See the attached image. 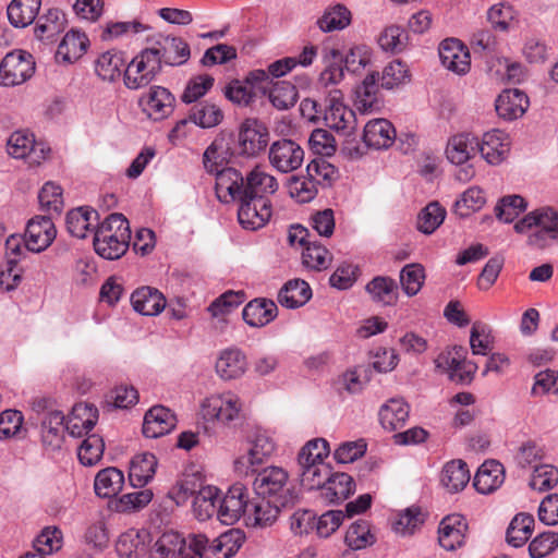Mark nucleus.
Here are the masks:
<instances>
[{"instance_id": "nucleus-1", "label": "nucleus", "mask_w": 558, "mask_h": 558, "mask_svg": "<svg viewBox=\"0 0 558 558\" xmlns=\"http://www.w3.org/2000/svg\"><path fill=\"white\" fill-rule=\"evenodd\" d=\"M130 240L126 218L121 214H111L95 230L94 248L100 257L113 260L125 254Z\"/></svg>"}, {"instance_id": "nucleus-2", "label": "nucleus", "mask_w": 558, "mask_h": 558, "mask_svg": "<svg viewBox=\"0 0 558 558\" xmlns=\"http://www.w3.org/2000/svg\"><path fill=\"white\" fill-rule=\"evenodd\" d=\"M245 441L248 446L246 452L239 456L233 462L234 472L239 476L255 474L257 469L277 450L274 433L260 426L251 428Z\"/></svg>"}, {"instance_id": "nucleus-3", "label": "nucleus", "mask_w": 558, "mask_h": 558, "mask_svg": "<svg viewBox=\"0 0 558 558\" xmlns=\"http://www.w3.org/2000/svg\"><path fill=\"white\" fill-rule=\"evenodd\" d=\"M206 535L189 533L183 536L178 532H165L155 543L159 558H205Z\"/></svg>"}, {"instance_id": "nucleus-4", "label": "nucleus", "mask_w": 558, "mask_h": 558, "mask_svg": "<svg viewBox=\"0 0 558 558\" xmlns=\"http://www.w3.org/2000/svg\"><path fill=\"white\" fill-rule=\"evenodd\" d=\"M242 408L240 397L232 391H226L205 398L201 404V413L207 422L230 426L240 420Z\"/></svg>"}, {"instance_id": "nucleus-5", "label": "nucleus", "mask_w": 558, "mask_h": 558, "mask_svg": "<svg viewBox=\"0 0 558 558\" xmlns=\"http://www.w3.org/2000/svg\"><path fill=\"white\" fill-rule=\"evenodd\" d=\"M161 69L158 51L149 47L145 48L125 65L124 84L129 89L134 90L146 87L156 78Z\"/></svg>"}, {"instance_id": "nucleus-6", "label": "nucleus", "mask_w": 558, "mask_h": 558, "mask_svg": "<svg viewBox=\"0 0 558 558\" xmlns=\"http://www.w3.org/2000/svg\"><path fill=\"white\" fill-rule=\"evenodd\" d=\"M7 150L13 158L25 159L29 167L40 166L51 153L46 143L36 142L33 134L24 131H16L10 135Z\"/></svg>"}, {"instance_id": "nucleus-7", "label": "nucleus", "mask_w": 558, "mask_h": 558, "mask_svg": "<svg viewBox=\"0 0 558 558\" xmlns=\"http://www.w3.org/2000/svg\"><path fill=\"white\" fill-rule=\"evenodd\" d=\"M288 472L280 466H267L255 477L254 489L262 498L289 502Z\"/></svg>"}, {"instance_id": "nucleus-8", "label": "nucleus", "mask_w": 558, "mask_h": 558, "mask_svg": "<svg viewBox=\"0 0 558 558\" xmlns=\"http://www.w3.org/2000/svg\"><path fill=\"white\" fill-rule=\"evenodd\" d=\"M35 70V62L31 53L15 50L7 53L0 64V84L15 86L28 80Z\"/></svg>"}, {"instance_id": "nucleus-9", "label": "nucleus", "mask_w": 558, "mask_h": 558, "mask_svg": "<svg viewBox=\"0 0 558 558\" xmlns=\"http://www.w3.org/2000/svg\"><path fill=\"white\" fill-rule=\"evenodd\" d=\"M250 504V492L242 484L232 485L220 498L218 494V520L227 525L234 524L246 513Z\"/></svg>"}, {"instance_id": "nucleus-10", "label": "nucleus", "mask_w": 558, "mask_h": 558, "mask_svg": "<svg viewBox=\"0 0 558 558\" xmlns=\"http://www.w3.org/2000/svg\"><path fill=\"white\" fill-rule=\"evenodd\" d=\"M326 124L343 134L350 135L356 123L355 113L343 102V94L339 88L330 89L328 93V106L324 117Z\"/></svg>"}, {"instance_id": "nucleus-11", "label": "nucleus", "mask_w": 558, "mask_h": 558, "mask_svg": "<svg viewBox=\"0 0 558 558\" xmlns=\"http://www.w3.org/2000/svg\"><path fill=\"white\" fill-rule=\"evenodd\" d=\"M270 165L282 173L300 168L304 161L303 148L292 140H279L271 144L268 153Z\"/></svg>"}, {"instance_id": "nucleus-12", "label": "nucleus", "mask_w": 558, "mask_h": 558, "mask_svg": "<svg viewBox=\"0 0 558 558\" xmlns=\"http://www.w3.org/2000/svg\"><path fill=\"white\" fill-rule=\"evenodd\" d=\"M269 132L266 125L256 119H246L239 132V153L255 157L267 147Z\"/></svg>"}, {"instance_id": "nucleus-13", "label": "nucleus", "mask_w": 558, "mask_h": 558, "mask_svg": "<svg viewBox=\"0 0 558 558\" xmlns=\"http://www.w3.org/2000/svg\"><path fill=\"white\" fill-rule=\"evenodd\" d=\"M271 213L269 199L244 196L239 201L238 220L246 230L263 228L269 221Z\"/></svg>"}, {"instance_id": "nucleus-14", "label": "nucleus", "mask_w": 558, "mask_h": 558, "mask_svg": "<svg viewBox=\"0 0 558 558\" xmlns=\"http://www.w3.org/2000/svg\"><path fill=\"white\" fill-rule=\"evenodd\" d=\"M57 230L51 217L37 216L27 223L24 245L27 251L39 253L45 251L54 240Z\"/></svg>"}, {"instance_id": "nucleus-15", "label": "nucleus", "mask_w": 558, "mask_h": 558, "mask_svg": "<svg viewBox=\"0 0 558 558\" xmlns=\"http://www.w3.org/2000/svg\"><path fill=\"white\" fill-rule=\"evenodd\" d=\"M149 48L158 51L161 66H179L191 57L190 45L181 37L159 35Z\"/></svg>"}, {"instance_id": "nucleus-16", "label": "nucleus", "mask_w": 558, "mask_h": 558, "mask_svg": "<svg viewBox=\"0 0 558 558\" xmlns=\"http://www.w3.org/2000/svg\"><path fill=\"white\" fill-rule=\"evenodd\" d=\"M441 64L449 71L463 75L469 72L471 57L469 49L457 38H447L439 45Z\"/></svg>"}, {"instance_id": "nucleus-17", "label": "nucleus", "mask_w": 558, "mask_h": 558, "mask_svg": "<svg viewBox=\"0 0 558 558\" xmlns=\"http://www.w3.org/2000/svg\"><path fill=\"white\" fill-rule=\"evenodd\" d=\"M477 151L488 165H500L510 151V138L504 131H488L478 140Z\"/></svg>"}, {"instance_id": "nucleus-18", "label": "nucleus", "mask_w": 558, "mask_h": 558, "mask_svg": "<svg viewBox=\"0 0 558 558\" xmlns=\"http://www.w3.org/2000/svg\"><path fill=\"white\" fill-rule=\"evenodd\" d=\"M245 178L234 168H223L216 174V195L222 203L239 202L244 197Z\"/></svg>"}, {"instance_id": "nucleus-19", "label": "nucleus", "mask_w": 558, "mask_h": 558, "mask_svg": "<svg viewBox=\"0 0 558 558\" xmlns=\"http://www.w3.org/2000/svg\"><path fill=\"white\" fill-rule=\"evenodd\" d=\"M466 531L468 523L463 515L453 513L445 517L438 529L439 545L448 551L460 548L465 543Z\"/></svg>"}, {"instance_id": "nucleus-20", "label": "nucleus", "mask_w": 558, "mask_h": 558, "mask_svg": "<svg viewBox=\"0 0 558 558\" xmlns=\"http://www.w3.org/2000/svg\"><path fill=\"white\" fill-rule=\"evenodd\" d=\"M174 97L162 86H153L148 93L141 97L140 106L153 120L167 118L173 110Z\"/></svg>"}, {"instance_id": "nucleus-21", "label": "nucleus", "mask_w": 558, "mask_h": 558, "mask_svg": "<svg viewBox=\"0 0 558 558\" xmlns=\"http://www.w3.org/2000/svg\"><path fill=\"white\" fill-rule=\"evenodd\" d=\"M175 424L177 417L170 409L155 405L144 416L143 434L147 438H158L170 433Z\"/></svg>"}, {"instance_id": "nucleus-22", "label": "nucleus", "mask_w": 558, "mask_h": 558, "mask_svg": "<svg viewBox=\"0 0 558 558\" xmlns=\"http://www.w3.org/2000/svg\"><path fill=\"white\" fill-rule=\"evenodd\" d=\"M244 196L269 199V195L277 192V179L268 173L263 166H255L245 177Z\"/></svg>"}, {"instance_id": "nucleus-23", "label": "nucleus", "mask_w": 558, "mask_h": 558, "mask_svg": "<svg viewBox=\"0 0 558 558\" xmlns=\"http://www.w3.org/2000/svg\"><path fill=\"white\" fill-rule=\"evenodd\" d=\"M244 542L240 530H230L213 538L206 536L205 558H232Z\"/></svg>"}, {"instance_id": "nucleus-24", "label": "nucleus", "mask_w": 558, "mask_h": 558, "mask_svg": "<svg viewBox=\"0 0 558 558\" xmlns=\"http://www.w3.org/2000/svg\"><path fill=\"white\" fill-rule=\"evenodd\" d=\"M396 140V129L387 119L378 118L369 120L363 131V141L368 147L386 149Z\"/></svg>"}, {"instance_id": "nucleus-25", "label": "nucleus", "mask_w": 558, "mask_h": 558, "mask_svg": "<svg viewBox=\"0 0 558 558\" xmlns=\"http://www.w3.org/2000/svg\"><path fill=\"white\" fill-rule=\"evenodd\" d=\"M65 225L71 235L84 239L88 232L95 233L99 225V216L92 207L81 206L66 214Z\"/></svg>"}, {"instance_id": "nucleus-26", "label": "nucleus", "mask_w": 558, "mask_h": 558, "mask_svg": "<svg viewBox=\"0 0 558 558\" xmlns=\"http://www.w3.org/2000/svg\"><path fill=\"white\" fill-rule=\"evenodd\" d=\"M529 97L520 89H506L496 99V111L505 120H515L524 114Z\"/></svg>"}, {"instance_id": "nucleus-27", "label": "nucleus", "mask_w": 558, "mask_h": 558, "mask_svg": "<svg viewBox=\"0 0 558 558\" xmlns=\"http://www.w3.org/2000/svg\"><path fill=\"white\" fill-rule=\"evenodd\" d=\"M215 367L218 376L223 380L240 378L247 368L246 356L239 349H226L219 354Z\"/></svg>"}, {"instance_id": "nucleus-28", "label": "nucleus", "mask_w": 558, "mask_h": 558, "mask_svg": "<svg viewBox=\"0 0 558 558\" xmlns=\"http://www.w3.org/2000/svg\"><path fill=\"white\" fill-rule=\"evenodd\" d=\"M379 73L372 72L355 87L354 105L362 113H371L379 109L378 98Z\"/></svg>"}, {"instance_id": "nucleus-29", "label": "nucleus", "mask_w": 558, "mask_h": 558, "mask_svg": "<svg viewBox=\"0 0 558 558\" xmlns=\"http://www.w3.org/2000/svg\"><path fill=\"white\" fill-rule=\"evenodd\" d=\"M97 418L98 411L94 405L86 403L75 404L65 422V430L73 437H82L93 429Z\"/></svg>"}, {"instance_id": "nucleus-30", "label": "nucleus", "mask_w": 558, "mask_h": 558, "mask_svg": "<svg viewBox=\"0 0 558 558\" xmlns=\"http://www.w3.org/2000/svg\"><path fill=\"white\" fill-rule=\"evenodd\" d=\"M478 138L471 133H459L448 140L447 159L453 165L466 163L477 151Z\"/></svg>"}, {"instance_id": "nucleus-31", "label": "nucleus", "mask_w": 558, "mask_h": 558, "mask_svg": "<svg viewBox=\"0 0 558 558\" xmlns=\"http://www.w3.org/2000/svg\"><path fill=\"white\" fill-rule=\"evenodd\" d=\"M65 23V15L60 9H48L46 13L38 16L34 35L43 43L53 41L64 31Z\"/></svg>"}, {"instance_id": "nucleus-32", "label": "nucleus", "mask_w": 558, "mask_h": 558, "mask_svg": "<svg viewBox=\"0 0 558 558\" xmlns=\"http://www.w3.org/2000/svg\"><path fill=\"white\" fill-rule=\"evenodd\" d=\"M131 303L135 312L146 316H155L165 308L166 299L157 289L142 287L132 293Z\"/></svg>"}, {"instance_id": "nucleus-33", "label": "nucleus", "mask_w": 558, "mask_h": 558, "mask_svg": "<svg viewBox=\"0 0 558 558\" xmlns=\"http://www.w3.org/2000/svg\"><path fill=\"white\" fill-rule=\"evenodd\" d=\"M278 315L277 304L267 299H255L243 308L244 322L252 327H264Z\"/></svg>"}, {"instance_id": "nucleus-34", "label": "nucleus", "mask_w": 558, "mask_h": 558, "mask_svg": "<svg viewBox=\"0 0 558 558\" xmlns=\"http://www.w3.org/2000/svg\"><path fill=\"white\" fill-rule=\"evenodd\" d=\"M410 413L409 404L402 398H391L379 410L381 426L390 432L404 427Z\"/></svg>"}, {"instance_id": "nucleus-35", "label": "nucleus", "mask_w": 558, "mask_h": 558, "mask_svg": "<svg viewBox=\"0 0 558 558\" xmlns=\"http://www.w3.org/2000/svg\"><path fill=\"white\" fill-rule=\"evenodd\" d=\"M147 531L130 529L119 536L116 550L122 558H138L147 550Z\"/></svg>"}, {"instance_id": "nucleus-36", "label": "nucleus", "mask_w": 558, "mask_h": 558, "mask_svg": "<svg viewBox=\"0 0 558 558\" xmlns=\"http://www.w3.org/2000/svg\"><path fill=\"white\" fill-rule=\"evenodd\" d=\"M535 217V228H538L530 235L529 242L532 245L543 246L545 244V234L556 238L558 233V214L550 207H543L531 211Z\"/></svg>"}, {"instance_id": "nucleus-37", "label": "nucleus", "mask_w": 558, "mask_h": 558, "mask_svg": "<svg viewBox=\"0 0 558 558\" xmlns=\"http://www.w3.org/2000/svg\"><path fill=\"white\" fill-rule=\"evenodd\" d=\"M373 302L384 306L396 305L399 289L395 279L388 276H376L365 287Z\"/></svg>"}, {"instance_id": "nucleus-38", "label": "nucleus", "mask_w": 558, "mask_h": 558, "mask_svg": "<svg viewBox=\"0 0 558 558\" xmlns=\"http://www.w3.org/2000/svg\"><path fill=\"white\" fill-rule=\"evenodd\" d=\"M354 490L355 483L351 475L347 473H330L322 489V496L327 502L338 504L345 500Z\"/></svg>"}, {"instance_id": "nucleus-39", "label": "nucleus", "mask_w": 558, "mask_h": 558, "mask_svg": "<svg viewBox=\"0 0 558 558\" xmlns=\"http://www.w3.org/2000/svg\"><path fill=\"white\" fill-rule=\"evenodd\" d=\"M505 480L504 468L496 461L483 463L473 481V486L481 494H490L497 489Z\"/></svg>"}, {"instance_id": "nucleus-40", "label": "nucleus", "mask_w": 558, "mask_h": 558, "mask_svg": "<svg viewBox=\"0 0 558 558\" xmlns=\"http://www.w3.org/2000/svg\"><path fill=\"white\" fill-rule=\"evenodd\" d=\"M311 298L310 284L301 279L289 280L278 293V302L287 308L303 306Z\"/></svg>"}, {"instance_id": "nucleus-41", "label": "nucleus", "mask_w": 558, "mask_h": 558, "mask_svg": "<svg viewBox=\"0 0 558 558\" xmlns=\"http://www.w3.org/2000/svg\"><path fill=\"white\" fill-rule=\"evenodd\" d=\"M157 459L150 452L136 454L130 465L129 478L134 487L145 486L155 475Z\"/></svg>"}, {"instance_id": "nucleus-42", "label": "nucleus", "mask_w": 558, "mask_h": 558, "mask_svg": "<svg viewBox=\"0 0 558 558\" xmlns=\"http://www.w3.org/2000/svg\"><path fill=\"white\" fill-rule=\"evenodd\" d=\"M87 46L86 35L72 29L64 35L57 49L56 58L68 63L75 62L86 52Z\"/></svg>"}, {"instance_id": "nucleus-43", "label": "nucleus", "mask_w": 558, "mask_h": 558, "mask_svg": "<svg viewBox=\"0 0 558 558\" xmlns=\"http://www.w3.org/2000/svg\"><path fill=\"white\" fill-rule=\"evenodd\" d=\"M41 0H12L7 13L14 27L24 28L32 24L39 13Z\"/></svg>"}, {"instance_id": "nucleus-44", "label": "nucleus", "mask_w": 558, "mask_h": 558, "mask_svg": "<svg viewBox=\"0 0 558 558\" xmlns=\"http://www.w3.org/2000/svg\"><path fill=\"white\" fill-rule=\"evenodd\" d=\"M124 69V54L119 50H108L101 53L95 61V72L104 81H114L121 76Z\"/></svg>"}, {"instance_id": "nucleus-45", "label": "nucleus", "mask_w": 558, "mask_h": 558, "mask_svg": "<svg viewBox=\"0 0 558 558\" xmlns=\"http://www.w3.org/2000/svg\"><path fill=\"white\" fill-rule=\"evenodd\" d=\"M124 484L123 473L114 468H106L99 471L95 477L94 489L101 498H111L118 495Z\"/></svg>"}, {"instance_id": "nucleus-46", "label": "nucleus", "mask_w": 558, "mask_h": 558, "mask_svg": "<svg viewBox=\"0 0 558 558\" xmlns=\"http://www.w3.org/2000/svg\"><path fill=\"white\" fill-rule=\"evenodd\" d=\"M440 481L449 493L462 490L470 481V471L466 463L462 460H452L446 463Z\"/></svg>"}, {"instance_id": "nucleus-47", "label": "nucleus", "mask_w": 558, "mask_h": 558, "mask_svg": "<svg viewBox=\"0 0 558 558\" xmlns=\"http://www.w3.org/2000/svg\"><path fill=\"white\" fill-rule=\"evenodd\" d=\"M65 430V416L61 411L53 410L45 414L41 421V438L44 444L59 448Z\"/></svg>"}, {"instance_id": "nucleus-48", "label": "nucleus", "mask_w": 558, "mask_h": 558, "mask_svg": "<svg viewBox=\"0 0 558 558\" xmlns=\"http://www.w3.org/2000/svg\"><path fill=\"white\" fill-rule=\"evenodd\" d=\"M534 525L535 520L532 514L525 512L515 514L507 529L508 544L513 547L523 546L530 539Z\"/></svg>"}, {"instance_id": "nucleus-49", "label": "nucleus", "mask_w": 558, "mask_h": 558, "mask_svg": "<svg viewBox=\"0 0 558 558\" xmlns=\"http://www.w3.org/2000/svg\"><path fill=\"white\" fill-rule=\"evenodd\" d=\"M352 14L350 10L340 3L328 7L317 20L318 28L324 33L344 29L350 25Z\"/></svg>"}, {"instance_id": "nucleus-50", "label": "nucleus", "mask_w": 558, "mask_h": 558, "mask_svg": "<svg viewBox=\"0 0 558 558\" xmlns=\"http://www.w3.org/2000/svg\"><path fill=\"white\" fill-rule=\"evenodd\" d=\"M218 493L215 486L202 487L194 497L193 512L198 521H206L218 511Z\"/></svg>"}, {"instance_id": "nucleus-51", "label": "nucleus", "mask_w": 558, "mask_h": 558, "mask_svg": "<svg viewBox=\"0 0 558 558\" xmlns=\"http://www.w3.org/2000/svg\"><path fill=\"white\" fill-rule=\"evenodd\" d=\"M288 502L278 501L268 498H262L253 507V513L248 520L253 525L265 527L271 525L278 518L281 508L286 507Z\"/></svg>"}, {"instance_id": "nucleus-52", "label": "nucleus", "mask_w": 558, "mask_h": 558, "mask_svg": "<svg viewBox=\"0 0 558 558\" xmlns=\"http://www.w3.org/2000/svg\"><path fill=\"white\" fill-rule=\"evenodd\" d=\"M189 119L199 128L209 129L222 121L223 113L217 105L204 101L191 108Z\"/></svg>"}, {"instance_id": "nucleus-53", "label": "nucleus", "mask_w": 558, "mask_h": 558, "mask_svg": "<svg viewBox=\"0 0 558 558\" xmlns=\"http://www.w3.org/2000/svg\"><path fill=\"white\" fill-rule=\"evenodd\" d=\"M344 542L351 549L360 550L372 546L376 542V537L371 532V526L367 521L357 520L349 526Z\"/></svg>"}, {"instance_id": "nucleus-54", "label": "nucleus", "mask_w": 558, "mask_h": 558, "mask_svg": "<svg viewBox=\"0 0 558 558\" xmlns=\"http://www.w3.org/2000/svg\"><path fill=\"white\" fill-rule=\"evenodd\" d=\"M332 262V254L322 244L312 241L302 252L303 265L316 271L327 269Z\"/></svg>"}, {"instance_id": "nucleus-55", "label": "nucleus", "mask_w": 558, "mask_h": 558, "mask_svg": "<svg viewBox=\"0 0 558 558\" xmlns=\"http://www.w3.org/2000/svg\"><path fill=\"white\" fill-rule=\"evenodd\" d=\"M517 13L508 2H497L487 10V21L495 31L507 32L512 28Z\"/></svg>"}, {"instance_id": "nucleus-56", "label": "nucleus", "mask_w": 558, "mask_h": 558, "mask_svg": "<svg viewBox=\"0 0 558 558\" xmlns=\"http://www.w3.org/2000/svg\"><path fill=\"white\" fill-rule=\"evenodd\" d=\"M425 269L421 264H408L402 267L399 280L403 292L412 298L416 295L425 282Z\"/></svg>"}, {"instance_id": "nucleus-57", "label": "nucleus", "mask_w": 558, "mask_h": 558, "mask_svg": "<svg viewBox=\"0 0 558 558\" xmlns=\"http://www.w3.org/2000/svg\"><path fill=\"white\" fill-rule=\"evenodd\" d=\"M446 209L437 202L426 205L417 216V229L424 234L434 233L444 222Z\"/></svg>"}, {"instance_id": "nucleus-58", "label": "nucleus", "mask_w": 558, "mask_h": 558, "mask_svg": "<svg viewBox=\"0 0 558 558\" xmlns=\"http://www.w3.org/2000/svg\"><path fill=\"white\" fill-rule=\"evenodd\" d=\"M329 452L330 447L327 440L323 438L310 440L298 454L299 466L326 463L325 459Z\"/></svg>"}, {"instance_id": "nucleus-59", "label": "nucleus", "mask_w": 558, "mask_h": 558, "mask_svg": "<svg viewBox=\"0 0 558 558\" xmlns=\"http://www.w3.org/2000/svg\"><path fill=\"white\" fill-rule=\"evenodd\" d=\"M486 204L485 192L478 186H471L464 191L454 204V210L461 217L481 210Z\"/></svg>"}, {"instance_id": "nucleus-60", "label": "nucleus", "mask_w": 558, "mask_h": 558, "mask_svg": "<svg viewBox=\"0 0 558 558\" xmlns=\"http://www.w3.org/2000/svg\"><path fill=\"white\" fill-rule=\"evenodd\" d=\"M105 450L104 439L96 434L88 435L77 449V457L83 465L92 466L100 461Z\"/></svg>"}, {"instance_id": "nucleus-61", "label": "nucleus", "mask_w": 558, "mask_h": 558, "mask_svg": "<svg viewBox=\"0 0 558 558\" xmlns=\"http://www.w3.org/2000/svg\"><path fill=\"white\" fill-rule=\"evenodd\" d=\"M330 472V466L327 463L300 466L301 484L308 490L323 489Z\"/></svg>"}, {"instance_id": "nucleus-62", "label": "nucleus", "mask_w": 558, "mask_h": 558, "mask_svg": "<svg viewBox=\"0 0 558 558\" xmlns=\"http://www.w3.org/2000/svg\"><path fill=\"white\" fill-rule=\"evenodd\" d=\"M408 39V34L401 26L390 25L380 33L378 44L386 52L399 53L405 49Z\"/></svg>"}, {"instance_id": "nucleus-63", "label": "nucleus", "mask_w": 558, "mask_h": 558, "mask_svg": "<svg viewBox=\"0 0 558 558\" xmlns=\"http://www.w3.org/2000/svg\"><path fill=\"white\" fill-rule=\"evenodd\" d=\"M335 62L329 63L319 74L317 86L319 89H326L328 93L330 89L336 88L344 78V71L341 65L340 52L336 49L330 51Z\"/></svg>"}, {"instance_id": "nucleus-64", "label": "nucleus", "mask_w": 558, "mask_h": 558, "mask_svg": "<svg viewBox=\"0 0 558 558\" xmlns=\"http://www.w3.org/2000/svg\"><path fill=\"white\" fill-rule=\"evenodd\" d=\"M527 207L525 199L520 195L502 197L495 207L496 217L506 222H512Z\"/></svg>"}]
</instances>
